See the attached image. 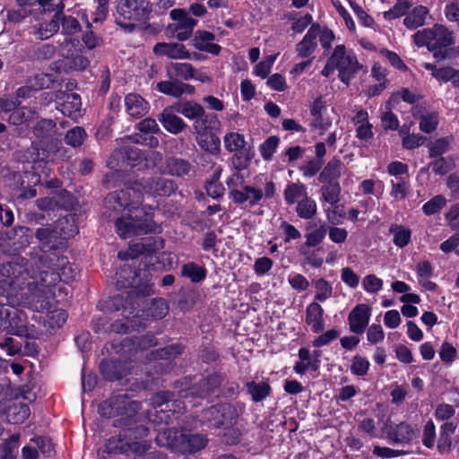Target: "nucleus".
<instances>
[{"label": "nucleus", "mask_w": 459, "mask_h": 459, "mask_svg": "<svg viewBox=\"0 0 459 459\" xmlns=\"http://www.w3.org/2000/svg\"><path fill=\"white\" fill-rule=\"evenodd\" d=\"M21 105V101L12 95H4L0 98V110L4 113H12Z\"/></svg>", "instance_id": "obj_54"}, {"label": "nucleus", "mask_w": 459, "mask_h": 459, "mask_svg": "<svg viewBox=\"0 0 459 459\" xmlns=\"http://www.w3.org/2000/svg\"><path fill=\"white\" fill-rule=\"evenodd\" d=\"M453 142L452 137H442L429 145V154L431 157H437L446 152Z\"/></svg>", "instance_id": "obj_41"}, {"label": "nucleus", "mask_w": 459, "mask_h": 459, "mask_svg": "<svg viewBox=\"0 0 459 459\" xmlns=\"http://www.w3.org/2000/svg\"><path fill=\"white\" fill-rule=\"evenodd\" d=\"M277 58V55L266 56L262 61L254 67L253 74L255 76L264 79L271 73L272 67Z\"/></svg>", "instance_id": "obj_35"}, {"label": "nucleus", "mask_w": 459, "mask_h": 459, "mask_svg": "<svg viewBox=\"0 0 459 459\" xmlns=\"http://www.w3.org/2000/svg\"><path fill=\"white\" fill-rule=\"evenodd\" d=\"M157 90L163 94L173 97H179L185 92L181 82L172 81H162L158 82Z\"/></svg>", "instance_id": "obj_34"}, {"label": "nucleus", "mask_w": 459, "mask_h": 459, "mask_svg": "<svg viewBox=\"0 0 459 459\" xmlns=\"http://www.w3.org/2000/svg\"><path fill=\"white\" fill-rule=\"evenodd\" d=\"M390 437L395 442H409L415 436L414 429L407 423H400L389 433Z\"/></svg>", "instance_id": "obj_30"}, {"label": "nucleus", "mask_w": 459, "mask_h": 459, "mask_svg": "<svg viewBox=\"0 0 459 459\" xmlns=\"http://www.w3.org/2000/svg\"><path fill=\"white\" fill-rule=\"evenodd\" d=\"M279 144V138L276 136H270L259 147L260 153L264 160H269L272 159L276 148Z\"/></svg>", "instance_id": "obj_45"}, {"label": "nucleus", "mask_w": 459, "mask_h": 459, "mask_svg": "<svg viewBox=\"0 0 459 459\" xmlns=\"http://www.w3.org/2000/svg\"><path fill=\"white\" fill-rule=\"evenodd\" d=\"M247 390L252 395V399L255 402H259L269 395L270 386L267 383L256 384L255 382H250L247 383Z\"/></svg>", "instance_id": "obj_39"}, {"label": "nucleus", "mask_w": 459, "mask_h": 459, "mask_svg": "<svg viewBox=\"0 0 459 459\" xmlns=\"http://www.w3.org/2000/svg\"><path fill=\"white\" fill-rule=\"evenodd\" d=\"M142 161H144L142 153L137 147H130L125 150L123 156V162L131 167L140 166Z\"/></svg>", "instance_id": "obj_47"}, {"label": "nucleus", "mask_w": 459, "mask_h": 459, "mask_svg": "<svg viewBox=\"0 0 459 459\" xmlns=\"http://www.w3.org/2000/svg\"><path fill=\"white\" fill-rule=\"evenodd\" d=\"M390 184V195L394 201H401L407 197L410 190V178H393Z\"/></svg>", "instance_id": "obj_26"}, {"label": "nucleus", "mask_w": 459, "mask_h": 459, "mask_svg": "<svg viewBox=\"0 0 459 459\" xmlns=\"http://www.w3.org/2000/svg\"><path fill=\"white\" fill-rule=\"evenodd\" d=\"M320 32L318 25H312L303 39L297 45L296 52L300 57L309 56L317 46V38Z\"/></svg>", "instance_id": "obj_16"}, {"label": "nucleus", "mask_w": 459, "mask_h": 459, "mask_svg": "<svg viewBox=\"0 0 459 459\" xmlns=\"http://www.w3.org/2000/svg\"><path fill=\"white\" fill-rule=\"evenodd\" d=\"M429 12L427 7L419 5L404 18L403 23L408 29H416L425 24Z\"/></svg>", "instance_id": "obj_21"}, {"label": "nucleus", "mask_w": 459, "mask_h": 459, "mask_svg": "<svg viewBox=\"0 0 459 459\" xmlns=\"http://www.w3.org/2000/svg\"><path fill=\"white\" fill-rule=\"evenodd\" d=\"M286 18L291 22V30L295 33H301L312 22L313 18L307 13L301 15L297 12H290L286 14Z\"/></svg>", "instance_id": "obj_29"}, {"label": "nucleus", "mask_w": 459, "mask_h": 459, "mask_svg": "<svg viewBox=\"0 0 459 459\" xmlns=\"http://www.w3.org/2000/svg\"><path fill=\"white\" fill-rule=\"evenodd\" d=\"M61 21L63 33L65 37L64 41L60 44V52L62 56L68 57L72 55L71 48H75L79 47V39L73 36L80 31L81 26L78 21L72 16L63 17L61 15Z\"/></svg>", "instance_id": "obj_8"}, {"label": "nucleus", "mask_w": 459, "mask_h": 459, "mask_svg": "<svg viewBox=\"0 0 459 459\" xmlns=\"http://www.w3.org/2000/svg\"><path fill=\"white\" fill-rule=\"evenodd\" d=\"M322 165L323 163L319 160H309L306 162V164L300 167V171L302 172L303 176L311 178L320 170Z\"/></svg>", "instance_id": "obj_63"}, {"label": "nucleus", "mask_w": 459, "mask_h": 459, "mask_svg": "<svg viewBox=\"0 0 459 459\" xmlns=\"http://www.w3.org/2000/svg\"><path fill=\"white\" fill-rule=\"evenodd\" d=\"M288 282L296 290H306L309 286L307 279L300 273H292L288 276Z\"/></svg>", "instance_id": "obj_55"}, {"label": "nucleus", "mask_w": 459, "mask_h": 459, "mask_svg": "<svg viewBox=\"0 0 459 459\" xmlns=\"http://www.w3.org/2000/svg\"><path fill=\"white\" fill-rule=\"evenodd\" d=\"M33 91H39L44 88H48L54 82L51 74H39L29 80Z\"/></svg>", "instance_id": "obj_50"}, {"label": "nucleus", "mask_w": 459, "mask_h": 459, "mask_svg": "<svg viewBox=\"0 0 459 459\" xmlns=\"http://www.w3.org/2000/svg\"><path fill=\"white\" fill-rule=\"evenodd\" d=\"M225 149L230 152L243 153L247 150L245 135L238 132H229L223 137Z\"/></svg>", "instance_id": "obj_20"}, {"label": "nucleus", "mask_w": 459, "mask_h": 459, "mask_svg": "<svg viewBox=\"0 0 459 459\" xmlns=\"http://www.w3.org/2000/svg\"><path fill=\"white\" fill-rule=\"evenodd\" d=\"M220 129V121L216 116H205L193 124V133L198 145L204 151L215 152L219 150L220 140L212 130Z\"/></svg>", "instance_id": "obj_5"}, {"label": "nucleus", "mask_w": 459, "mask_h": 459, "mask_svg": "<svg viewBox=\"0 0 459 459\" xmlns=\"http://www.w3.org/2000/svg\"><path fill=\"white\" fill-rule=\"evenodd\" d=\"M369 361L361 356H355L351 360V371L353 375L363 377L369 369Z\"/></svg>", "instance_id": "obj_46"}, {"label": "nucleus", "mask_w": 459, "mask_h": 459, "mask_svg": "<svg viewBox=\"0 0 459 459\" xmlns=\"http://www.w3.org/2000/svg\"><path fill=\"white\" fill-rule=\"evenodd\" d=\"M175 110L176 112L182 114L185 117L188 119H195V121L205 117L204 108L194 101L178 103L175 105Z\"/></svg>", "instance_id": "obj_22"}, {"label": "nucleus", "mask_w": 459, "mask_h": 459, "mask_svg": "<svg viewBox=\"0 0 459 459\" xmlns=\"http://www.w3.org/2000/svg\"><path fill=\"white\" fill-rule=\"evenodd\" d=\"M415 271L419 279V282H422L424 280H429L433 273L432 266L427 260L419 262L416 264Z\"/></svg>", "instance_id": "obj_58"}, {"label": "nucleus", "mask_w": 459, "mask_h": 459, "mask_svg": "<svg viewBox=\"0 0 459 459\" xmlns=\"http://www.w3.org/2000/svg\"><path fill=\"white\" fill-rule=\"evenodd\" d=\"M175 191V184L170 179L160 177L143 179L135 182L133 186L109 194L104 201L107 209L120 211L128 210V217H121L116 221L117 234L123 238H130L134 235L147 234L155 231V224L152 220L151 208L149 212L145 208L138 209L144 195H169Z\"/></svg>", "instance_id": "obj_2"}, {"label": "nucleus", "mask_w": 459, "mask_h": 459, "mask_svg": "<svg viewBox=\"0 0 459 459\" xmlns=\"http://www.w3.org/2000/svg\"><path fill=\"white\" fill-rule=\"evenodd\" d=\"M230 196L235 203L247 202L249 205L253 206L263 198V191L254 186H245L241 190H232Z\"/></svg>", "instance_id": "obj_18"}, {"label": "nucleus", "mask_w": 459, "mask_h": 459, "mask_svg": "<svg viewBox=\"0 0 459 459\" xmlns=\"http://www.w3.org/2000/svg\"><path fill=\"white\" fill-rule=\"evenodd\" d=\"M325 212L328 221L333 225L339 224L344 216L343 206L337 204L325 208Z\"/></svg>", "instance_id": "obj_51"}, {"label": "nucleus", "mask_w": 459, "mask_h": 459, "mask_svg": "<svg viewBox=\"0 0 459 459\" xmlns=\"http://www.w3.org/2000/svg\"><path fill=\"white\" fill-rule=\"evenodd\" d=\"M321 189V202L327 203L330 205H334L340 201L341 186L338 182L325 183Z\"/></svg>", "instance_id": "obj_25"}, {"label": "nucleus", "mask_w": 459, "mask_h": 459, "mask_svg": "<svg viewBox=\"0 0 459 459\" xmlns=\"http://www.w3.org/2000/svg\"><path fill=\"white\" fill-rule=\"evenodd\" d=\"M153 53L156 56H165L171 59L190 58V53L181 43H157L153 47Z\"/></svg>", "instance_id": "obj_14"}, {"label": "nucleus", "mask_w": 459, "mask_h": 459, "mask_svg": "<svg viewBox=\"0 0 459 459\" xmlns=\"http://www.w3.org/2000/svg\"><path fill=\"white\" fill-rule=\"evenodd\" d=\"M413 41L418 47L426 46L429 50L435 51L447 48L454 44L453 31L441 24H435L417 31L413 35Z\"/></svg>", "instance_id": "obj_4"}, {"label": "nucleus", "mask_w": 459, "mask_h": 459, "mask_svg": "<svg viewBox=\"0 0 459 459\" xmlns=\"http://www.w3.org/2000/svg\"><path fill=\"white\" fill-rule=\"evenodd\" d=\"M296 212L302 219H312L317 212L316 203L312 198L307 196L298 202Z\"/></svg>", "instance_id": "obj_31"}, {"label": "nucleus", "mask_w": 459, "mask_h": 459, "mask_svg": "<svg viewBox=\"0 0 459 459\" xmlns=\"http://www.w3.org/2000/svg\"><path fill=\"white\" fill-rule=\"evenodd\" d=\"M324 309L316 302L309 304L307 307L306 322L311 326L314 333H319L324 330Z\"/></svg>", "instance_id": "obj_19"}, {"label": "nucleus", "mask_w": 459, "mask_h": 459, "mask_svg": "<svg viewBox=\"0 0 459 459\" xmlns=\"http://www.w3.org/2000/svg\"><path fill=\"white\" fill-rule=\"evenodd\" d=\"M30 416V409L26 404H18L9 408L7 412L8 420L18 424L23 422Z\"/></svg>", "instance_id": "obj_33"}, {"label": "nucleus", "mask_w": 459, "mask_h": 459, "mask_svg": "<svg viewBox=\"0 0 459 459\" xmlns=\"http://www.w3.org/2000/svg\"><path fill=\"white\" fill-rule=\"evenodd\" d=\"M387 172L394 178H409L408 166L400 161H393L387 167Z\"/></svg>", "instance_id": "obj_52"}, {"label": "nucleus", "mask_w": 459, "mask_h": 459, "mask_svg": "<svg viewBox=\"0 0 459 459\" xmlns=\"http://www.w3.org/2000/svg\"><path fill=\"white\" fill-rule=\"evenodd\" d=\"M446 204V199L443 195H436L428 201L422 206V211L426 215H432L438 212Z\"/></svg>", "instance_id": "obj_43"}, {"label": "nucleus", "mask_w": 459, "mask_h": 459, "mask_svg": "<svg viewBox=\"0 0 459 459\" xmlns=\"http://www.w3.org/2000/svg\"><path fill=\"white\" fill-rule=\"evenodd\" d=\"M409 6L403 3L394 4L391 9L383 13L384 19L387 21L394 20L403 16Z\"/></svg>", "instance_id": "obj_59"}, {"label": "nucleus", "mask_w": 459, "mask_h": 459, "mask_svg": "<svg viewBox=\"0 0 459 459\" xmlns=\"http://www.w3.org/2000/svg\"><path fill=\"white\" fill-rule=\"evenodd\" d=\"M190 170V165L188 162L183 160H171L168 162L165 171L172 176L182 177L188 174Z\"/></svg>", "instance_id": "obj_37"}, {"label": "nucleus", "mask_w": 459, "mask_h": 459, "mask_svg": "<svg viewBox=\"0 0 459 459\" xmlns=\"http://www.w3.org/2000/svg\"><path fill=\"white\" fill-rule=\"evenodd\" d=\"M438 122L439 117L437 112L427 113L420 117V129L426 134H430L437 129Z\"/></svg>", "instance_id": "obj_38"}, {"label": "nucleus", "mask_w": 459, "mask_h": 459, "mask_svg": "<svg viewBox=\"0 0 459 459\" xmlns=\"http://www.w3.org/2000/svg\"><path fill=\"white\" fill-rule=\"evenodd\" d=\"M152 12L148 0H118L117 23L132 30L138 22H145Z\"/></svg>", "instance_id": "obj_3"}, {"label": "nucleus", "mask_w": 459, "mask_h": 459, "mask_svg": "<svg viewBox=\"0 0 459 459\" xmlns=\"http://www.w3.org/2000/svg\"><path fill=\"white\" fill-rule=\"evenodd\" d=\"M141 134L135 135L134 142L147 145L151 148H156L159 145V140L152 134L160 131L155 119L145 118L138 126Z\"/></svg>", "instance_id": "obj_12"}, {"label": "nucleus", "mask_w": 459, "mask_h": 459, "mask_svg": "<svg viewBox=\"0 0 459 459\" xmlns=\"http://www.w3.org/2000/svg\"><path fill=\"white\" fill-rule=\"evenodd\" d=\"M316 296L315 299L324 302L333 295L332 285L325 279H319L315 282Z\"/></svg>", "instance_id": "obj_40"}, {"label": "nucleus", "mask_w": 459, "mask_h": 459, "mask_svg": "<svg viewBox=\"0 0 459 459\" xmlns=\"http://www.w3.org/2000/svg\"><path fill=\"white\" fill-rule=\"evenodd\" d=\"M169 15L177 22L175 25L169 26L177 33V39L181 41L188 39L197 23L196 20L190 17L184 9H173Z\"/></svg>", "instance_id": "obj_9"}, {"label": "nucleus", "mask_w": 459, "mask_h": 459, "mask_svg": "<svg viewBox=\"0 0 459 459\" xmlns=\"http://www.w3.org/2000/svg\"><path fill=\"white\" fill-rule=\"evenodd\" d=\"M331 57L332 63L335 64L339 72L340 80L345 84H349L351 79L360 68L357 57L351 51L347 50L343 45L336 46Z\"/></svg>", "instance_id": "obj_6"}, {"label": "nucleus", "mask_w": 459, "mask_h": 459, "mask_svg": "<svg viewBox=\"0 0 459 459\" xmlns=\"http://www.w3.org/2000/svg\"><path fill=\"white\" fill-rule=\"evenodd\" d=\"M60 231H52L49 229H39L36 236L44 244H50L51 239L58 234L63 239L70 238L78 233V229L73 218H64L58 221Z\"/></svg>", "instance_id": "obj_10"}, {"label": "nucleus", "mask_w": 459, "mask_h": 459, "mask_svg": "<svg viewBox=\"0 0 459 459\" xmlns=\"http://www.w3.org/2000/svg\"><path fill=\"white\" fill-rule=\"evenodd\" d=\"M381 54L388 60L390 65L394 66L395 69L403 72L407 71V65L403 63V61L395 52L390 51L388 49H382Z\"/></svg>", "instance_id": "obj_56"}, {"label": "nucleus", "mask_w": 459, "mask_h": 459, "mask_svg": "<svg viewBox=\"0 0 459 459\" xmlns=\"http://www.w3.org/2000/svg\"><path fill=\"white\" fill-rule=\"evenodd\" d=\"M371 308L366 304L357 305L350 313L348 321L352 333H362L369 323Z\"/></svg>", "instance_id": "obj_11"}, {"label": "nucleus", "mask_w": 459, "mask_h": 459, "mask_svg": "<svg viewBox=\"0 0 459 459\" xmlns=\"http://www.w3.org/2000/svg\"><path fill=\"white\" fill-rule=\"evenodd\" d=\"M307 196V187L303 184L292 183L287 186L284 191V197L289 204L302 200Z\"/></svg>", "instance_id": "obj_28"}, {"label": "nucleus", "mask_w": 459, "mask_h": 459, "mask_svg": "<svg viewBox=\"0 0 459 459\" xmlns=\"http://www.w3.org/2000/svg\"><path fill=\"white\" fill-rule=\"evenodd\" d=\"M175 111V106L168 107L158 116V119L168 132L178 134L186 127V124Z\"/></svg>", "instance_id": "obj_13"}, {"label": "nucleus", "mask_w": 459, "mask_h": 459, "mask_svg": "<svg viewBox=\"0 0 459 459\" xmlns=\"http://www.w3.org/2000/svg\"><path fill=\"white\" fill-rule=\"evenodd\" d=\"M312 117L313 120L310 123L311 129L322 135L329 128L331 122L329 119L323 117L322 115Z\"/></svg>", "instance_id": "obj_62"}, {"label": "nucleus", "mask_w": 459, "mask_h": 459, "mask_svg": "<svg viewBox=\"0 0 459 459\" xmlns=\"http://www.w3.org/2000/svg\"><path fill=\"white\" fill-rule=\"evenodd\" d=\"M436 440V428L432 420H429L423 430L422 442L423 444L431 448L435 445Z\"/></svg>", "instance_id": "obj_57"}, {"label": "nucleus", "mask_w": 459, "mask_h": 459, "mask_svg": "<svg viewBox=\"0 0 459 459\" xmlns=\"http://www.w3.org/2000/svg\"><path fill=\"white\" fill-rule=\"evenodd\" d=\"M38 138L52 137L57 134L56 123L52 119H41L33 130Z\"/></svg>", "instance_id": "obj_32"}, {"label": "nucleus", "mask_w": 459, "mask_h": 459, "mask_svg": "<svg viewBox=\"0 0 459 459\" xmlns=\"http://www.w3.org/2000/svg\"><path fill=\"white\" fill-rule=\"evenodd\" d=\"M362 286L368 293H377L383 287V281L375 274H368L363 278Z\"/></svg>", "instance_id": "obj_49"}, {"label": "nucleus", "mask_w": 459, "mask_h": 459, "mask_svg": "<svg viewBox=\"0 0 459 459\" xmlns=\"http://www.w3.org/2000/svg\"><path fill=\"white\" fill-rule=\"evenodd\" d=\"M389 232L397 247L403 248L411 242V230L403 225L394 224L390 227Z\"/></svg>", "instance_id": "obj_23"}, {"label": "nucleus", "mask_w": 459, "mask_h": 459, "mask_svg": "<svg viewBox=\"0 0 459 459\" xmlns=\"http://www.w3.org/2000/svg\"><path fill=\"white\" fill-rule=\"evenodd\" d=\"M172 433L171 429H169L168 432H164L163 434H159L157 440L158 443L162 446H169L178 447L180 451L186 453H193L196 452L202 448H204L206 445V439L201 436V435H186L180 433L179 436H178V432H173L174 437L170 441H168L167 444L162 443L161 438L165 435H169L170 437Z\"/></svg>", "instance_id": "obj_7"}, {"label": "nucleus", "mask_w": 459, "mask_h": 459, "mask_svg": "<svg viewBox=\"0 0 459 459\" xmlns=\"http://www.w3.org/2000/svg\"><path fill=\"white\" fill-rule=\"evenodd\" d=\"M60 22L61 14L57 13L49 22H44L34 25L32 34L38 39H48L58 31Z\"/></svg>", "instance_id": "obj_17"}, {"label": "nucleus", "mask_w": 459, "mask_h": 459, "mask_svg": "<svg viewBox=\"0 0 459 459\" xmlns=\"http://www.w3.org/2000/svg\"><path fill=\"white\" fill-rule=\"evenodd\" d=\"M182 274L193 282H199L205 278V270L194 263H188L183 265Z\"/></svg>", "instance_id": "obj_36"}, {"label": "nucleus", "mask_w": 459, "mask_h": 459, "mask_svg": "<svg viewBox=\"0 0 459 459\" xmlns=\"http://www.w3.org/2000/svg\"><path fill=\"white\" fill-rule=\"evenodd\" d=\"M194 67L187 63L172 64L169 73H172L175 76L184 80H190L193 77Z\"/></svg>", "instance_id": "obj_44"}, {"label": "nucleus", "mask_w": 459, "mask_h": 459, "mask_svg": "<svg viewBox=\"0 0 459 459\" xmlns=\"http://www.w3.org/2000/svg\"><path fill=\"white\" fill-rule=\"evenodd\" d=\"M85 137V130L82 127L75 126L67 132L65 141L68 145L77 147L83 143Z\"/></svg>", "instance_id": "obj_42"}, {"label": "nucleus", "mask_w": 459, "mask_h": 459, "mask_svg": "<svg viewBox=\"0 0 459 459\" xmlns=\"http://www.w3.org/2000/svg\"><path fill=\"white\" fill-rule=\"evenodd\" d=\"M350 5L363 26L371 27L373 25V19L363 10L361 6L355 2H350Z\"/></svg>", "instance_id": "obj_61"}, {"label": "nucleus", "mask_w": 459, "mask_h": 459, "mask_svg": "<svg viewBox=\"0 0 459 459\" xmlns=\"http://www.w3.org/2000/svg\"><path fill=\"white\" fill-rule=\"evenodd\" d=\"M326 228L325 225L320 226L318 229L312 230L306 234V246L309 247H316L325 238L326 233Z\"/></svg>", "instance_id": "obj_48"}, {"label": "nucleus", "mask_w": 459, "mask_h": 459, "mask_svg": "<svg viewBox=\"0 0 459 459\" xmlns=\"http://www.w3.org/2000/svg\"><path fill=\"white\" fill-rule=\"evenodd\" d=\"M81 98L76 93H66L64 102L59 104V110L65 116L76 117L81 108Z\"/></svg>", "instance_id": "obj_24"}, {"label": "nucleus", "mask_w": 459, "mask_h": 459, "mask_svg": "<svg viewBox=\"0 0 459 459\" xmlns=\"http://www.w3.org/2000/svg\"><path fill=\"white\" fill-rule=\"evenodd\" d=\"M40 274V287L38 276L30 273L27 264L21 257H13L11 262L0 267V274L5 279L0 281V296L5 297L13 307L2 317V325L12 334L27 338H37L39 333L33 325H26V317L14 308L15 306L29 304L38 311L48 309L49 302L46 299L51 292L47 273Z\"/></svg>", "instance_id": "obj_1"}, {"label": "nucleus", "mask_w": 459, "mask_h": 459, "mask_svg": "<svg viewBox=\"0 0 459 459\" xmlns=\"http://www.w3.org/2000/svg\"><path fill=\"white\" fill-rule=\"evenodd\" d=\"M126 113L134 118L145 116L150 109L149 103L137 93H129L125 97Z\"/></svg>", "instance_id": "obj_15"}, {"label": "nucleus", "mask_w": 459, "mask_h": 459, "mask_svg": "<svg viewBox=\"0 0 459 459\" xmlns=\"http://www.w3.org/2000/svg\"><path fill=\"white\" fill-rule=\"evenodd\" d=\"M29 113H31L30 109L25 107L18 108L17 109L10 113L8 122L9 124L13 126H21L27 122V115Z\"/></svg>", "instance_id": "obj_53"}, {"label": "nucleus", "mask_w": 459, "mask_h": 459, "mask_svg": "<svg viewBox=\"0 0 459 459\" xmlns=\"http://www.w3.org/2000/svg\"><path fill=\"white\" fill-rule=\"evenodd\" d=\"M341 279L347 286L352 289L357 288L359 283V277L350 267L342 269Z\"/></svg>", "instance_id": "obj_60"}, {"label": "nucleus", "mask_w": 459, "mask_h": 459, "mask_svg": "<svg viewBox=\"0 0 459 459\" xmlns=\"http://www.w3.org/2000/svg\"><path fill=\"white\" fill-rule=\"evenodd\" d=\"M342 163L339 160H333L327 163L319 175V181L322 183H334L340 178L342 172Z\"/></svg>", "instance_id": "obj_27"}, {"label": "nucleus", "mask_w": 459, "mask_h": 459, "mask_svg": "<svg viewBox=\"0 0 459 459\" xmlns=\"http://www.w3.org/2000/svg\"><path fill=\"white\" fill-rule=\"evenodd\" d=\"M445 15L449 22H459V1L453 0L449 2L445 7Z\"/></svg>", "instance_id": "obj_64"}]
</instances>
